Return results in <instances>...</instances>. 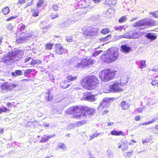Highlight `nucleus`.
I'll return each mask as SVG.
<instances>
[{
  "label": "nucleus",
  "instance_id": "5701e85b",
  "mask_svg": "<svg viewBox=\"0 0 158 158\" xmlns=\"http://www.w3.org/2000/svg\"><path fill=\"white\" fill-rule=\"evenodd\" d=\"M121 106L123 109L126 110L129 108L130 105L125 101H123L121 103Z\"/></svg>",
  "mask_w": 158,
  "mask_h": 158
},
{
  "label": "nucleus",
  "instance_id": "bf43d9fd",
  "mask_svg": "<svg viewBox=\"0 0 158 158\" xmlns=\"http://www.w3.org/2000/svg\"><path fill=\"white\" fill-rule=\"evenodd\" d=\"M52 8L55 10L57 11L58 10L59 7L57 4H55L53 5Z\"/></svg>",
  "mask_w": 158,
  "mask_h": 158
},
{
  "label": "nucleus",
  "instance_id": "79ce46f5",
  "mask_svg": "<svg viewBox=\"0 0 158 158\" xmlns=\"http://www.w3.org/2000/svg\"><path fill=\"white\" fill-rule=\"evenodd\" d=\"M32 70L31 69H27L25 71L24 73V75L25 77H27L28 74H30Z\"/></svg>",
  "mask_w": 158,
  "mask_h": 158
},
{
  "label": "nucleus",
  "instance_id": "cd10ccee",
  "mask_svg": "<svg viewBox=\"0 0 158 158\" xmlns=\"http://www.w3.org/2000/svg\"><path fill=\"white\" fill-rule=\"evenodd\" d=\"M31 11L33 13L32 15L33 17H36L39 16V10L37 7L31 9Z\"/></svg>",
  "mask_w": 158,
  "mask_h": 158
},
{
  "label": "nucleus",
  "instance_id": "e2e57ef3",
  "mask_svg": "<svg viewBox=\"0 0 158 158\" xmlns=\"http://www.w3.org/2000/svg\"><path fill=\"white\" fill-rule=\"evenodd\" d=\"M31 59H32L31 58V57H27L25 59V60H24L25 62L27 63V62L29 61V60H30Z\"/></svg>",
  "mask_w": 158,
  "mask_h": 158
},
{
  "label": "nucleus",
  "instance_id": "393cba45",
  "mask_svg": "<svg viewBox=\"0 0 158 158\" xmlns=\"http://www.w3.org/2000/svg\"><path fill=\"white\" fill-rule=\"evenodd\" d=\"M121 38L131 39V34H130L126 32L123 35H120L118 37V39H120Z\"/></svg>",
  "mask_w": 158,
  "mask_h": 158
},
{
  "label": "nucleus",
  "instance_id": "dca6fc26",
  "mask_svg": "<svg viewBox=\"0 0 158 158\" xmlns=\"http://www.w3.org/2000/svg\"><path fill=\"white\" fill-rule=\"evenodd\" d=\"M108 101L107 99H104L102 102H101L98 108V110L102 111L104 108L106 107L108 103Z\"/></svg>",
  "mask_w": 158,
  "mask_h": 158
},
{
  "label": "nucleus",
  "instance_id": "a18cd8bd",
  "mask_svg": "<svg viewBox=\"0 0 158 158\" xmlns=\"http://www.w3.org/2000/svg\"><path fill=\"white\" fill-rule=\"evenodd\" d=\"M14 26L12 25L11 23H9L6 26V28L8 30H11L13 29Z\"/></svg>",
  "mask_w": 158,
  "mask_h": 158
},
{
  "label": "nucleus",
  "instance_id": "0e129e2a",
  "mask_svg": "<svg viewBox=\"0 0 158 158\" xmlns=\"http://www.w3.org/2000/svg\"><path fill=\"white\" fill-rule=\"evenodd\" d=\"M101 134V133H98L97 132H95L93 134L95 138L97 136H98V135H100Z\"/></svg>",
  "mask_w": 158,
  "mask_h": 158
},
{
  "label": "nucleus",
  "instance_id": "09e8293b",
  "mask_svg": "<svg viewBox=\"0 0 158 158\" xmlns=\"http://www.w3.org/2000/svg\"><path fill=\"white\" fill-rule=\"evenodd\" d=\"M114 28L115 30L121 32L122 31L123 27L122 26H115L114 27Z\"/></svg>",
  "mask_w": 158,
  "mask_h": 158
},
{
  "label": "nucleus",
  "instance_id": "412c9836",
  "mask_svg": "<svg viewBox=\"0 0 158 158\" xmlns=\"http://www.w3.org/2000/svg\"><path fill=\"white\" fill-rule=\"evenodd\" d=\"M80 3L82 5V8H85L89 6V0H82L80 2Z\"/></svg>",
  "mask_w": 158,
  "mask_h": 158
},
{
  "label": "nucleus",
  "instance_id": "5fc2aeb1",
  "mask_svg": "<svg viewBox=\"0 0 158 158\" xmlns=\"http://www.w3.org/2000/svg\"><path fill=\"white\" fill-rule=\"evenodd\" d=\"M43 3V1L41 0H40L37 4V7H40Z\"/></svg>",
  "mask_w": 158,
  "mask_h": 158
},
{
  "label": "nucleus",
  "instance_id": "052dcab7",
  "mask_svg": "<svg viewBox=\"0 0 158 158\" xmlns=\"http://www.w3.org/2000/svg\"><path fill=\"white\" fill-rule=\"evenodd\" d=\"M17 16H12L6 19V21H9L12 20L16 18Z\"/></svg>",
  "mask_w": 158,
  "mask_h": 158
},
{
  "label": "nucleus",
  "instance_id": "6e6552de",
  "mask_svg": "<svg viewBox=\"0 0 158 158\" xmlns=\"http://www.w3.org/2000/svg\"><path fill=\"white\" fill-rule=\"evenodd\" d=\"M123 85L120 82L115 81L113 82L112 84L110 86V91L115 93L119 92L123 90L121 87Z\"/></svg>",
  "mask_w": 158,
  "mask_h": 158
},
{
  "label": "nucleus",
  "instance_id": "de8ad7c7",
  "mask_svg": "<svg viewBox=\"0 0 158 158\" xmlns=\"http://www.w3.org/2000/svg\"><path fill=\"white\" fill-rule=\"evenodd\" d=\"M102 51V50L96 51L93 53V56H97L98 55L101 53Z\"/></svg>",
  "mask_w": 158,
  "mask_h": 158
},
{
  "label": "nucleus",
  "instance_id": "f8f14e48",
  "mask_svg": "<svg viewBox=\"0 0 158 158\" xmlns=\"http://www.w3.org/2000/svg\"><path fill=\"white\" fill-rule=\"evenodd\" d=\"M95 97V96L92 94L90 92H86L84 93L83 98L84 100L94 102L96 100Z\"/></svg>",
  "mask_w": 158,
  "mask_h": 158
},
{
  "label": "nucleus",
  "instance_id": "f03ea898",
  "mask_svg": "<svg viewBox=\"0 0 158 158\" xmlns=\"http://www.w3.org/2000/svg\"><path fill=\"white\" fill-rule=\"evenodd\" d=\"M99 82L97 77L92 76L84 78L81 81V83L85 86L87 90H92L95 88Z\"/></svg>",
  "mask_w": 158,
  "mask_h": 158
},
{
  "label": "nucleus",
  "instance_id": "6e6d98bb",
  "mask_svg": "<svg viewBox=\"0 0 158 158\" xmlns=\"http://www.w3.org/2000/svg\"><path fill=\"white\" fill-rule=\"evenodd\" d=\"M59 16L58 14L57 13L55 15H53V14L50 15V17L52 19L56 18Z\"/></svg>",
  "mask_w": 158,
  "mask_h": 158
},
{
  "label": "nucleus",
  "instance_id": "6ab92c4d",
  "mask_svg": "<svg viewBox=\"0 0 158 158\" xmlns=\"http://www.w3.org/2000/svg\"><path fill=\"white\" fill-rule=\"evenodd\" d=\"M71 83L67 80H64L60 83V86L63 89H66L70 85Z\"/></svg>",
  "mask_w": 158,
  "mask_h": 158
},
{
  "label": "nucleus",
  "instance_id": "b1692460",
  "mask_svg": "<svg viewBox=\"0 0 158 158\" xmlns=\"http://www.w3.org/2000/svg\"><path fill=\"white\" fill-rule=\"evenodd\" d=\"M105 2L106 3L112 7L116 5L117 3V0H106Z\"/></svg>",
  "mask_w": 158,
  "mask_h": 158
},
{
  "label": "nucleus",
  "instance_id": "e433bc0d",
  "mask_svg": "<svg viewBox=\"0 0 158 158\" xmlns=\"http://www.w3.org/2000/svg\"><path fill=\"white\" fill-rule=\"evenodd\" d=\"M146 66V61L143 60H140V63L139 64V68L141 69H143Z\"/></svg>",
  "mask_w": 158,
  "mask_h": 158
},
{
  "label": "nucleus",
  "instance_id": "c9c22d12",
  "mask_svg": "<svg viewBox=\"0 0 158 158\" xmlns=\"http://www.w3.org/2000/svg\"><path fill=\"white\" fill-rule=\"evenodd\" d=\"M10 11V9L8 6L5 7L2 10V12L5 15L8 14Z\"/></svg>",
  "mask_w": 158,
  "mask_h": 158
},
{
  "label": "nucleus",
  "instance_id": "a19ab883",
  "mask_svg": "<svg viewBox=\"0 0 158 158\" xmlns=\"http://www.w3.org/2000/svg\"><path fill=\"white\" fill-rule=\"evenodd\" d=\"M111 35H109L105 37H102L100 39L102 41H106L110 39L111 38Z\"/></svg>",
  "mask_w": 158,
  "mask_h": 158
},
{
  "label": "nucleus",
  "instance_id": "2eb2a0df",
  "mask_svg": "<svg viewBox=\"0 0 158 158\" xmlns=\"http://www.w3.org/2000/svg\"><path fill=\"white\" fill-rule=\"evenodd\" d=\"M81 61L84 67L94 64L95 62L94 60L89 58L84 59Z\"/></svg>",
  "mask_w": 158,
  "mask_h": 158
},
{
  "label": "nucleus",
  "instance_id": "4468645a",
  "mask_svg": "<svg viewBox=\"0 0 158 158\" xmlns=\"http://www.w3.org/2000/svg\"><path fill=\"white\" fill-rule=\"evenodd\" d=\"M55 52L56 53L60 55H62L64 53H65L67 50L63 48L60 44H57L55 45Z\"/></svg>",
  "mask_w": 158,
  "mask_h": 158
},
{
  "label": "nucleus",
  "instance_id": "4c0bfd02",
  "mask_svg": "<svg viewBox=\"0 0 158 158\" xmlns=\"http://www.w3.org/2000/svg\"><path fill=\"white\" fill-rule=\"evenodd\" d=\"M106 154L107 156L109 158H113V152L110 150H108L107 151Z\"/></svg>",
  "mask_w": 158,
  "mask_h": 158
},
{
  "label": "nucleus",
  "instance_id": "0eeeda50",
  "mask_svg": "<svg viewBox=\"0 0 158 158\" xmlns=\"http://www.w3.org/2000/svg\"><path fill=\"white\" fill-rule=\"evenodd\" d=\"M19 87L18 83L15 82L10 83L6 82L1 85L2 89L3 91L11 90Z\"/></svg>",
  "mask_w": 158,
  "mask_h": 158
},
{
  "label": "nucleus",
  "instance_id": "a878e982",
  "mask_svg": "<svg viewBox=\"0 0 158 158\" xmlns=\"http://www.w3.org/2000/svg\"><path fill=\"white\" fill-rule=\"evenodd\" d=\"M74 67L75 68L80 69H81L84 68V67L83 64L81 63V60L77 61L75 65H74Z\"/></svg>",
  "mask_w": 158,
  "mask_h": 158
},
{
  "label": "nucleus",
  "instance_id": "c756f323",
  "mask_svg": "<svg viewBox=\"0 0 158 158\" xmlns=\"http://www.w3.org/2000/svg\"><path fill=\"white\" fill-rule=\"evenodd\" d=\"M11 74L12 76H20L22 75L23 72L20 70H15V72H12Z\"/></svg>",
  "mask_w": 158,
  "mask_h": 158
},
{
  "label": "nucleus",
  "instance_id": "20e7f679",
  "mask_svg": "<svg viewBox=\"0 0 158 158\" xmlns=\"http://www.w3.org/2000/svg\"><path fill=\"white\" fill-rule=\"evenodd\" d=\"M116 71L114 70H103L99 73V77L102 81H107L112 79L114 77Z\"/></svg>",
  "mask_w": 158,
  "mask_h": 158
},
{
  "label": "nucleus",
  "instance_id": "338daca9",
  "mask_svg": "<svg viewBox=\"0 0 158 158\" xmlns=\"http://www.w3.org/2000/svg\"><path fill=\"white\" fill-rule=\"evenodd\" d=\"M137 111L139 113H142L143 111V109L141 107H139L137 109Z\"/></svg>",
  "mask_w": 158,
  "mask_h": 158
},
{
  "label": "nucleus",
  "instance_id": "3c124183",
  "mask_svg": "<svg viewBox=\"0 0 158 158\" xmlns=\"http://www.w3.org/2000/svg\"><path fill=\"white\" fill-rule=\"evenodd\" d=\"M156 13H157V12L156 11L152 12H150L149 13V14H152L154 17L158 18V15L156 14Z\"/></svg>",
  "mask_w": 158,
  "mask_h": 158
},
{
  "label": "nucleus",
  "instance_id": "603ef678",
  "mask_svg": "<svg viewBox=\"0 0 158 158\" xmlns=\"http://www.w3.org/2000/svg\"><path fill=\"white\" fill-rule=\"evenodd\" d=\"M20 27L19 29L21 31H23L24 30L25 28L26 27L25 25L23 23H21L20 25H19Z\"/></svg>",
  "mask_w": 158,
  "mask_h": 158
},
{
  "label": "nucleus",
  "instance_id": "37998d69",
  "mask_svg": "<svg viewBox=\"0 0 158 158\" xmlns=\"http://www.w3.org/2000/svg\"><path fill=\"white\" fill-rule=\"evenodd\" d=\"M49 28V26H46L43 27V28H41V29H42V32L44 33H45L46 32H47Z\"/></svg>",
  "mask_w": 158,
  "mask_h": 158
},
{
  "label": "nucleus",
  "instance_id": "4be33fe9",
  "mask_svg": "<svg viewBox=\"0 0 158 158\" xmlns=\"http://www.w3.org/2000/svg\"><path fill=\"white\" fill-rule=\"evenodd\" d=\"M114 10L112 8L108 9L105 14V16L108 18H110L114 13Z\"/></svg>",
  "mask_w": 158,
  "mask_h": 158
},
{
  "label": "nucleus",
  "instance_id": "49530a36",
  "mask_svg": "<svg viewBox=\"0 0 158 158\" xmlns=\"http://www.w3.org/2000/svg\"><path fill=\"white\" fill-rule=\"evenodd\" d=\"M9 110V109L5 107H4L3 108L0 107V114L2 112H6Z\"/></svg>",
  "mask_w": 158,
  "mask_h": 158
},
{
  "label": "nucleus",
  "instance_id": "423d86ee",
  "mask_svg": "<svg viewBox=\"0 0 158 158\" xmlns=\"http://www.w3.org/2000/svg\"><path fill=\"white\" fill-rule=\"evenodd\" d=\"M155 21L149 19H146L143 20L139 21L133 24V26L135 27L142 26H152L155 25Z\"/></svg>",
  "mask_w": 158,
  "mask_h": 158
},
{
  "label": "nucleus",
  "instance_id": "473e14b6",
  "mask_svg": "<svg viewBox=\"0 0 158 158\" xmlns=\"http://www.w3.org/2000/svg\"><path fill=\"white\" fill-rule=\"evenodd\" d=\"M57 147L58 148L63 150H66V146L64 143H59L58 144Z\"/></svg>",
  "mask_w": 158,
  "mask_h": 158
},
{
  "label": "nucleus",
  "instance_id": "aec40b11",
  "mask_svg": "<svg viewBox=\"0 0 158 158\" xmlns=\"http://www.w3.org/2000/svg\"><path fill=\"white\" fill-rule=\"evenodd\" d=\"M146 37L151 40H154L157 38V36L151 32L147 34Z\"/></svg>",
  "mask_w": 158,
  "mask_h": 158
},
{
  "label": "nucleus",
  "instance_id": "4d7b16f0",
  "mask_svg": "<svg viewBox=\"0 0 158 158\" xmlns=\"http://www.w3.org/2000/svg\"><path fill=\"white\" fill-rule=\"evenodd\" d=\"M124 145L125 147H123L122 149V150L124 151L126 150L128 148V146L127 143H124Z\"/></svg>",
  "mask_w": 158,
  "mask_h": 158
},
{
  "label": "nucleus",
  "instance_id": "72a5a7b5",
  "mask_svg": "<svg viewBox=\"0 0 158 158\" xmlns=\"http://www.w3.org/2000/svg\"><path fill=\"white\" fill-rule=\"evenodd\" d=\"M67 79L70 81H73L76 80L77 79L76 76H73L71 75H69L66 77Z\"/></svg>",
  "mask_w": 158,
  "mask_h": 158
},
{
  "label": "nucleus",
  "instance_id": "7c9ffc66",
  "mask_svg": "<svg viewBox=\"0 0 158 158\" xmlns=\"http://www.w3.org/2000/svg\"><path fill=\"white\" fill-rule=\"evenodd\" d=\"M31 60H32L30 63V64L31 65H34L36 64H39L41 63V61L40 60H34L33 59H31Z\"/></svg>",
  "mask_w": 158,
  "mask_h": 158
},
{
  "label": "nucleus",
  "instance_id": "680f3d73",
  "mask_svg": "<svg viewBox=\"0 0 158 158\" xmlns=\"http://www.w3.org/2000/svg\"><path fill=\"white\" fill-rule=\"evenodd\" d=\"M47 140H46V138L44 137H43L41 138L40 142L43 143L45 142Z\"/></svg>",
  "mask_w": 158,
  "mask_h": 158
},
{
  "label": "nucleus",
  "instance_id": "9d476101",
  "mask_svg": "<svg viewBox=\"0 0 158 158\" xmlns=\"http://www.w3.org/2000/svg\"><path fill=\"white\" fill-rule=\"evenodd\" d=\"M83 108H84L83 116L86 117L89 115H93L95 113V110L93 109L89 108L88 107L85 106Z\"/></svg>",
  "mask_w": 158,
  "mask_h": 158
},
{
  "label": "nucleus",
  "instance_id": "ddd939ff",
  "mask_svg": "<svg viewBox=\"0 0 158 158\" xmlns=\"http://www.w3.org/2000/svg\"><path fill=\"white\" fill-rule=\"evenodd\" d=\"M97 33V30L91 27L88 28L84 32V35L87 36H92L95 35Z\"/></svg>",
  "mask_w": 158,
  "mask_h": 158
},
{
  "label": "nucleus",
  "instance_id": "2f4dec72",
  "mask_svg": "<svg viewBox=\"0 0 158 158\" xmlns=\"http://www.w3.org/2000/svg\"><path fill=\"white\" fill-rule=\"evenodd\" d=\"M133 154V151H131V152H124L123 154V155L126 158H130Z\"/></svg>",
  "mask_w": 158,
  "mask_h": 158
},
{
  "label": "nucleus",
  "instance_id": "c03bdc74",
  "mask_svg": "<svg viewBox=\"0 0 158 158\" xmlns=\"http://www.w3.org/2000/svg\"><path fill=\"white\" fill-rule=\"evenodd\" d=\"M86 121L85 120H83L82 121L78 122L76 123V125L78 127L86 123Z\"/></svg>",
  "mask_w": 158,
  "mask_h": 158
},
{
  "label": "nucleus",
  "instance_id": "1a4fd4ad",
  "mask_svg": "<svg viewBox=\"0 0 158 158\" xmlns=\"http://www.w3.org/2000/svg\"><path fill=\"white\" fill-rule=\"evenodd\" d=\"M31 34H26L25 36L17 38L16 42L19 44H22L27 42L31 38Z\"/></svg>",
  "mask_w": 158,
  "mask_h": 158
},
{
  "label": "nucleus",
  "instance_id": "774afa93",
  "mask_svg": "<svg viewBox=\"0 0 158 158\" xmlns=\"http://www.w3.org/2000/svg\"><path fill=\"white\" fill-rule=\"evenodd\" d=\"M6 106L9 108H10L12 106V104L9 102H8L6 103Z\"/></svg>",
  "mask_w": 158,
  "mask_h": 158
},
{
  "label": "nucleus",
  "instance_id": "f257e3e1",
  "mask_svg": "<svg viewBox=\"0 0 158 158\" xmlns=\"http://www.w3.org/2000/svg\"><path fill=\"white\" fill-rule=\"evenodd\" d=\"M23 52L19 50H14L9 52L6 56L5 55L1 60V62L10 64L17 60H19L23 56Z\"/></svg>",
  "mask_w": 158,
  "mask_h": 158
},
{
  "label": "nucleus",
  "instance_id": "f704fd0d",
  "mask_svg": "<svg viewBox=\"0 0 158 158\" xmlns=\"http://www.w3.org/2000/svg\"><path fill=\"white\" fill-rule=\"evenodd\" d=\"M158 119V118H155L154 119H152V120L148 122H147L146 123H141L140 125H148L150 124H151L152 123H153V122H154L156 120H157Z\"/></svg>",
  "mask_w": 158,
  "mask_h": 158
},
{
  "label": "nucleus",
  "instance_id": "bb28decb",
  "mask_svg": "<svg viewBox=\"0 0 158 158\" xmlns=\"http://www.w3.org/2000/svg\"><path fill=\"white\" fill-rule=\"evenodd\" d=\"M110 134L112 135H114L116 136L123 135V132L122 131H116L113 130L110 132Z\"/></svg>",
  "mask_w": 158,
  "mask_h": 158
},
{
  "label": "nucleus",
  "instance_id": "a211bd4d",
  "mask_svg": "<svg viewBox=\"0 0 158 158\" xmlns=\"http://www.w3.org/2000/svg\"><path fill=\"white\" fill-rule=\"evenodd\" d=\"M129 77L127 76H123L121 77V82L120 83L123 86L125 85L128 81Z\"/></svg>",
  "mask_w": 158,
  "mask_h": 158
},
{
  "label": "nucleus",
  "instance_id": "7ed1b4c3",
  "mask_svg": "<svg viewBox=\"0 0 158 158\" xmlns=\"http://www.w3.org/2000/svg\"><path fill=\"white\" fill-rule=\"evenodd\" d=\"M118 49L117 48H112L109 49L103 58V61L110 63L115 61L118 58Z\"/></svg>",
  "mask_w": 158,
  "mask_h": 158
},
{
  "label": "nucleus",
  "instance_id": "c85d7f7f",
  "mask_svg": "<svg viewBox=\"0 0 158 158\" xmlns=\"http://www.w3.org/2000/svg\"><path fill=\"white\" fill-rule=\"evenodd\" d=\"M50 92L49 90H48V92L46 93L45 94V98L47 101H51L53 99L52 97L50 95Z\"/></svg>",
  "mask_w": 158,
  "mask_h": 158
},
{
  "label": "nucleus",
  "instance_id": "58836bf2",
  "mask_svg": "<svg viewBox=\"0 0 158 158\" xmlns=\"http://www.w3.org/2000/svg\"><path fill=\"white\" fill-rule=\"evenodd\" d=\"M53 46V44L49 43H47L45 45V49L46 50L47 49L49 50H51Z\"/></svg>",
  "mask_w": 158,
  "mask_h": 158
},
{
  "label": "nucleus",
  "instance_id": "864d4df0",
  "mask_svg": "<svg viewBox=\"0 0 158 158\" xmlns=\"http://www.w3.org/2000/svg\"><path fill=\"white\" fill-rule=\"evenodd\" d=\"M66 40L68 42H71L73 40V37L72 36L67 37Z\"/></svg>",
  "mask_w": 158,
  "mask_h": 158
},
{
  "label": "nucleus",
  "instance_id": "f3484780",
  "mask_svg": "<svg viewBox=\"0 0 158 158\" xmlns=\"http://www.w3.org/2000/svg\"><path fill=\"white\" fill-rule=\"evenodd\" d=\"M122 51L125 53H129L131 50L132 48L127 44L122 45L121 46Z\"/></svg>",
  "mask_w": 158,
  "mask_h": 158
},
{
  "label": "nucleus",
  "instance_id": "69168bd1",
  "mask_svg": "<svg viewBox=\"0 0 158 158\" xmlns=\"http://www.w3.org/2000/svg\"><path fill=\"white\" fill-rule=\"evenodd\" d=\"M26 1L25 0H19V2L21 4H23L25 3Z\"/></svg>",
  "mask_w": 158,
  "mask_h": 158
},
{
  "label": "nucleus",
  "instance_id": "9b49d317",
  "mask_svg": "<svg viewBox=\"0 0 158 158\" xmlns=\"http://www.w3.org/2000/svg\"><path fill=\"white\" fill-rule=\"evenodd\" d=\"M143 32L141 28H137L131 34V39H137L141 37L143 35Z\"/></svg>",
  "mask_w": 158,
  "mask_h": 158
},
{
  "label": "nucleus",
  "instance_id": "ea45409f",
  "mask_svg": "<svg viewBox=\"0 0 158 158\" xmlns=\"http://www.w3.org/2000/svg\"><path fill=\"white\" fill-rule=\"evenodd\" d=\"M110 32V30L108 28H104L102 29L101 31V32L102 34H106Z\"/></svg>",
  "mask_w": 158,
  "mask_h": 158
},
{
  "label": "nucleus",
  "instance_id": "8fccbe9b",
  "mask_svg": "<svg viewBox=\"0 0 158 158\" xmlns=\"http://www.w3.org/2000/svg\"><path fill=\"white\" fill-rule=\"evenodd\" d=\"M127 20V19L125 17H122L121 18L118 20V22L120 23H122L125 22Z\"/></svg>",
  "mask_w": 158,
  "mask_h": 158
},
{
  "label": "nucleus",
  "instance_id": "13d9d810",
  "mask_svg": "<svg viewBox=\"0 0 158 158\" xmlns=\"http://www.w3.org/2000/svg\"><path fill=\"white\" fill-rule=\"evenodd\" d=\"M151 84L153 86L156 85H157V86H158V82L156 80L153 81L151 83Z\"/></svg>",
  "mask_w": 158,
  "mask_h": 158
},
{
  "label": "nucleus",
  "instance_id": "39448f33",
  "mask_svg": "<svg viewBox=\"0 0 158 158\" xmlns=\"http://www.w3.org/2000/svg\"><path fill=\"white\" fill-rule=\"evenodd\" d=\"M84 106H75L71 107L66 110V113L68 114H77L74 115V116L77 118H79L83 116V114L84 111Z\"/></svg>",
  "mask_w": 158,
  "mask_h": 158
}]
</instances>
